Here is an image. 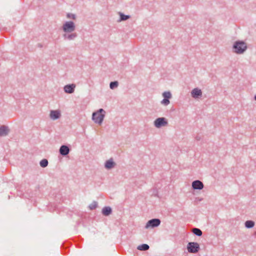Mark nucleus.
<instances>
[{
  "mask_svg": "<svg viewBox=\"0 0 256 256\" xmlns=\"http://www.w3.org/2000/svg\"><path fill=\"white\" fill-rule=\"evenodd\" d=\"M118 82L117 81L111 82L110 84V88L111 89H114L118 86Z\"/></svg>",
  "mask_w": 256,
  "mask_h": 256,
  "instance_id": "nucleus-21",
  "label": "nucleus"
},
{
  "mask_svg": "<svg viewBox=\"0 0 256 256\" xmlns=\"http://www.w3.org/2000/svg\"><path fill=\"white\" fill-rule=\"evenodd\" d=\"M192 232L198 236H201L202 234V231L198 228H194L192 230Z\"/></svg>",
  "mask_w": 256,
  "mask_h": 256,
  "instance_id": "nucleus-17",
  "label": "nucleus"
},
{
  "mask_svg": "<svg viewBox=\"0 0 256 256\" xmlns=\"http://www.w3.org/2000/svg\"><path fill=\"white\" fill-rule=\"evenodd\" d=\"M254 100H256V95L254 96Z\"/></svg>",
  "mask_w": 256,
  "mask_h": 256,
  "instance_id": "nucleus-26",
  "label": "nucleus"
},
{
  "mask_svg": "<svg viewBox=\"0 0 256 256\" xmlns=\"http://www.w3.org/2000/svg\"><path fill=\"white\" fill-rule=\"evenodd\" d=\"M71 34L64 33L63 34V37L64 40H72L77 37L78 34L76 32H70Z\"/></svg>",
  "mask_w": 256,
  "mask_h": 256,
  "instance_id": "nucleus-11",
  "label": "nucleus"
},
{
  "mask_svg": "<svg viewBox=\"0 0 256 256\" xmlns=\"http://www.w3.org/2000/svg\"><path fill=\"white\" fill-rule=\"evenodd\" d=\"M62 29L65 33H70L75 30L76 26L73 22L68 21L64 24Z\"/></svg>",
  "mask_w": 256,
  "mask_h": 256,
  "instance_id": "nucleus-3",
  "label": "nucleus"
},
{
  "mask_svg": "<svg viewBox=\"0 0 256 256\" xmlns=\"http://www.w3.org/2000/svg\"><path fill=\"white\" fill-rule=\"evenodd\" d=\"M102 213L104 216H108L112 213V209L110 207H104L102 210Z\"/></svg>",
  "mask_w": 256,
  "mask_h": 256,
  "instance_id": "nucleus-16",
  "label": "nucleus"
},
{
  "mask_svg": "<svg viewBox=\"0 0 256 256\" xmlns=\"http://www.w3.org/2000/svg\"><path fill=\"white\" fill-rule=\"evenodd\" d=\"M168 124V121L164 118H159L154 121V126L156 128H160Z\"/></svg>",
  "mask_w": 256,
  "mask_h": 256,
  "instance_id": "nucleus-6",
  "label": "nucleus"
},
{
  "mask_svg": "<svg viewBox=\"0 0 256 256\" xmlns=\"http://www.w3.org/2000/svg\"><path fill=\"white\" fill-rule=\"evenodd\" d=\"M66 16L68 18L72 20H75L76 18V16L72 14H68Z\"/></svg>",
  "mask_w": 256,
  "mask_h": 256,
  "instance_id": "nucleus-23",
  "label": "nucleus"
},
{
  "mask_svg": "<svg viewBox=\"0 0 256 256\" xmlns=\"http://www.w3.org/2000/svg\"><path fill=\"white\" fill-rule=\"evenodd\" d=\"M198 244L194 242H190L187 246V250L190 253H196L200 250Z\"/></svg>",
  "mask_w": 256,
  "mask_h": 256,
  "instance_id": "nucleus-4",
  "label": "nucleus"
},
{
  "mask_svg": "<svg viewBox=\"0 0 256 256\" xmlns=\"http://www.w3.org/2000/svg\"><path fill=\"white\" fill-rule=\"evenodd\" d=\"M114 166L115 163L113 162L112 158L107 160L105 163V168L107 169L113 168Z\"/></svg>",
  "mask_w": 256,
  "mask_h": 256,
  "instance_id": "nucleus-15",
  "label": "nucleus"
},
{
  "mask_svg": "<svg viewBox=\"0 0 256 256\" xmlns=\"http://www.w3.org/2000/svg\"><path fill=\"white\" fill-rule=\"evenodd\" d=\"M106 112L102 108L100 109L92 114V120L96 123L101 124L104 120Z\"/></svg>",
  "mask_w": 256,
  "mask_h": 256,
  "instance_id": "nucleus-2",
  "label": "nucleus"
},
{
  "mask_svg": "<svg viewBox=\"0 0 256 256\" xmlns=\"http://www.w3.org/2000/svg\"><path fill=\"white\" fill-rule=\"evenodd\" d=\"M60 116V113L58 110H51L50 117L52 120L58 118Z\"/></svg>",
  "mask_w": 256,
  "mask_h": 256,
  "instance_id": "nucleus-13",
  "label": "nucleus"
},
{
  "mask_svg": "<svg viewBox=\"0 0 256 256\" xmlns=\"http://www.w3.org/2000/svg\"><path fill=\"white\" fill-rule=\"evenodd\" d=\"M70 149L66 146H62L60 149V152L62 155L66 156L69 153Z\"/></svg>",
  "mask_w": 256,
  "mask_h": 256,
  "instance_id": "nucleus-14",
  "label": "nucleus"
},
{
  "mask_svg": "<svg viewBox=\"0 0 256 256\" xmlns=\"http://www.w3.org/2000/svg\"><path fill=\"white\" fill-rule=\"evenodd\" d=\"M191 94L192 98H198L202 96V92L200 89L198 88H195L192 90Z\"/></svg>",
  "mask_w": 256,
  "mask_h": 256,
  "instance_id": "nucleus-9",
  "label": "nucleus"
},
{
  "mask_svg": "<svg viewBox=\"0 0 256 256\" xmlns=\"http://www.w3.org/2000/svg\"><path fill=\"white\" fill-rule=\"evenodd\" d=\"M192 187L194 190H202L204 188V184L201 181L196 180L192 182Z\"/></svg>",
  "mask_w": 256,
  "mask_h": 256,
  "instance_id": "nucleus-8",
  "label": "nucleus"
},
{
  "mask_svg": "<svg viewBox=\"0 0 256 256\" xmlns=\"http://www.w3.org/2000/svg\"><path fill=\"white\" fill-rule=\"evenodd\" d=\"M149 249V246L147 244H145V250H148Z\"/></svg>",
  "mask_w": 256,
  "mask_h": 256,
  "instance_id": "nucleus-25",
  "label": "nucleus"
},
{
  "mask_svg": "<svg viewBox=\"0 0 256 256\" xmlns=\"http://www.w3.org/2000/svg\"><path fill=\"white\" fill-rule=\"evenodd\" d=\"M248 48L246 44L242 40L236 41L232 46V52L236 54H242Z\"/></svg>",
  "mask_w": 256,
  "mask_h": 256,
  "instance_id": "nucleus-1",
  "label": "nucleus"
},
{
  "mask_svg": "<svg viewBox=\"0 0 256 256\" xmlns=\"http://www.w3.org/2000/svg\"><path fill=\"white\" fill-rule=\"evenodd\" d=\"M75 88V84H67L64 86V90L66 93L72 94L74 92Z\"/></svg>",
  "mask_w": 256,
  "mask_h": 256,
  "instance_id": "nucleus-10",
  "label": "nucleus"
},
{
  "mask_svg": "<svg viewBox=\"0 0 256 256\" xmlns=\"http://www.w3.org/2000/svg\"><path fill=\"white\" fill-rule=\"evenodd\" d=\"M48 161L46 159H43L40 162V166L42 168L46 167L48 166Z\"/></svg>",
  "mask_w": 256,
  "mask_h": 256,
  "instance_id": "nucleus-20",
  "label": "nucleus"
},
{
  "mask_svg": "<svg viewBox=\"0 0 256 256\" xmlns=\"http://www.w3.org/2000/svg\"><path fill=\"white\" fill-rule=\"evenodd\" d=\"M9 132L8 128L5 126H0V136H6Z\"/></svg>",
  "mask_w": 256,
  "mask_h": 256,
  "instance_id": "nucleus-12",
  "label": "nucleus"
},
{
  "mask_svg": "<svg viewBox=\"0 0 256 256\" xmlns=\"http://www.w3.org/2000/svg\"><path fill=\"white\" fill-rule=\"evenodd\" d=\"M160 220L158 218H153L148 220L146 225L145 228H154L158 226L160 224Z\"/></svg>",
  "mask_w": 256,
  "mask_h": 256,
  "instance_id": "nucleus-5",
  "label": "nucleus"
},
{
  "mask_svg": "<svg viewBox=\"0 0 256 256\" xmlns=\"http://www.w3.org/2000/svg\"><path fill=\"white\" fill-rule=\"evenodd\" d=\"M119 14H120V21H124V20H127L130 17L129 16L124 15V14H123L122 12H120Z\"/></svg>",
  "mask_w": 256,
  "mask_h": 256,
  "instance_id": "nucleus-19",
  "label": "nucleus"
},
{
  "mask_svg": "<svg viewBox=\"0 0 256 256\" xmlns=\"http://www.w3.org/2000/svg\"><path fill=\"white\" fill-rule=\"evenodd\" d=\"M97 206V204L96 202H94L92 204H90L89 206V208L90 210H94Z\"/></svg>",
  "mask_w": 256,
  "mask_h": 256,
  "instance_id": "nucleus-22",
  "label": "nucleus"
},
{
  "mask_svg": "<svg viewBox=\"0 0 256 256\" xmlns=\"http://www.w3.org/2000/svg\"><path fill=\"white\" fill-rule=\"evenodd\" d=\"M138 250H144V244H142L137 248Z\"/></svg>",
  "mask_w": 256,
  "mask_h": 256,
  "instance_id": "nucleus-24",
  "label": "nucleus"
},
{
  "mask_svg": "<svg viewBox=\"0 0 256 256\" xmlns=\"http://www.w3.org/2000/svg\"><path fill=\"white\" fill-rule=\"evenodd\" d=\"M254 226V222L252 220H247L245 222V226L247 228H252Z\"/></svg>",
  "mask_w": 256,
  "mask_h": 256,
  "instance_id": "nucleus-18",
  "label": "nucleus"
},
{
  "mask_svg": "<svg viewBox=\"0 0 256 256\" xmlns=\"http://www.w3.org/2000/svg\"><path fill=\"white\" fill-rule=\"evenodd\" d=\"M162 96L164 98L161 102V104L164 106H168L170 104L169 99L172 98V94L170 92H163Z\"/></svg>",
  "mask_w": 256,
  "mask_h": 256,
  "instance_id": "nucleus-7",
  "label": "nucleus"
}]
</instances>
